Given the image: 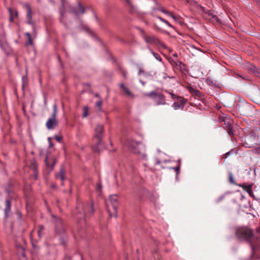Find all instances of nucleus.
Here are the masks:
<instances>
[{
	"instance_id": "1",
	"label": "nucleus",
	"mask_w": 260,
	"mask_h": 260,
	"mask_svg": "<svg viewBox=\"0 0 260 260\" xmlns=\"http://www.w3.org/2000/svg\"><path fill=\"white\" fill-rule=\"evenodd\" d=\"M103 134L104 125L102 124L96 125L94 129V135L93 138L94 144L92 147V150L95 152H99L105 148L102 140Z\"/></svg>"
},
{
	"instance_id": "2",
	"label": "nucleus",
	"mask_w": 260,
	"mask_h": 260,
	"mask_svg": "<svg viewBox=\"0 0 260 260\" xmlns=\"http://www.w3.org/2000/svg\"><path fill=\"white\" fill-rule=\"evenodd\" d=\"M235 234L239 240L245 241L248 242H249L253 236V231L246 226L238 228L235 231Z\"/></svg>"
},
{
	"instance_id": "3",
	"label": "nucleus",
	"mask_w": 260,
	"mask_h": 260,
	"mask_svg": "<svg viewBox=\"0 0 260 260\" xmlns=\"http://www.w3.org/2000/svg\"><path fill=\"white\" fill-rule=\"evenodd\" d=\"M126 145L132 152L141 154L144 159L146 158V155L144 153L145 146L141 142L130 139L127 141Z\"/></svg>"
},
{
	"instance_id": "4",
	"label": "nucleus",
	"mask_w": 260,
	"mask_h": 260,
	"mask_svg": "<svg viewBox=\"0 0 260 260\" xmlns=\"http://www.w3.org/2000/svg\"><path fill=\"white\" fill-rule=\"evenodd\" d=\"M118 204L117 195L110 196L109 201L106 202V206L107 211L111 217H117Z\"/></svg>"
},
{
	"instance_id": "5",
	"label": "nucleus",
	"mask_w": 260,
	"mask_h": 260,
	"mask_svg": "<svg viewBox=\"0 0 260 260\" xmlns=\"http://www.w3.org/2000/svg\"><path fill=\"white\" fill-rule=\"evenodd\" d=\"M139 29L140 32L141 33L143 39L147 44L160 45L164 48L165 47L164 44L155 36L146 34L144 30L141 28H139Z\"/></svg>"
},
{
	"instance_id": "6",
	"label": "nucleus",
	"mask_w": 260,
	"mask_h": 260,
	"mask_svg": "<svg viewBox=\"0 0 260 260\" xmlns=\"http://www.w3.org/2000/svg\"><path fill=\"white\" fill-rule=\"evenodd\" d=\"M145 95L152 98L157 105H165L166 104L165 96L161 93L151 91L145 93Z\"/></svg>"
},
{
	"instance_id": "7",
	"label": "nucleus",
	"mask_w": 260,
	"mask_h": 260,
	"mask_svg": "<svg viewBox=\"0 0 260 260\" xmlns=\"http://www.w3.org/2000/svg\"><path fill=\"white\" fill-rule=\"evenodd\" d=\"M243 145L247 148H252L257 144L256 135L253 132H250L249 134L246 135L242 140Z\"/></svg>"
},
{
	"instance_id": "8",
	"label": "nucleus",
	"mask_w": 260,
	"mask_h": 260,
	"mask_svg": "<svg viewBox=\"0 0 260 260\" xmlns=\"http://www.w3.org/2000/svg\"><path fill=\"white\" fill-rule=\"evenodd\" d=\"M77 210L80 214H82V216L83 217L86 215H90L94 212L92 203L86 205L84 207L82 204H79L77 207Z\"/></svg>"
},
{
	"instance_id": "9",
	"label": "nucleus",
	"mask_w": 260,
	"mask_h": 260,
	"mask_svg": "<svg viewBox=\"0 0 260 260\" xmlns=\"http://www.w3.org/2000/svg\"><path fill=\"white\" fill-rule=\"evenodd\" d=\"M53 114L52 117L49 118L46 122V127L48 129H53L57 125V121L56 119V116L57 113V107L56 104L53 105Z\"/></svg>"
},
{
	"instance_id": "10",
	"label": "nucleus",
	"mask_w": 260,
	"mask_h": 260,
	"mask_svg": "<svg viewBox=\"0 0 260 260\" xmlns=\"http://www.w3.org/2000/svg\"><path fill=\"white\" fill-rule=\"evenodd\" d=\"M252 251L251 257L253 256L257 251H260V238L253 236L248 242Z\"/></svg>"
},
{
	"instance_id": "11",
	"label": "nucleus",
	"mask_w": 260,
	"mask_h": 260,
	"mask_svg": "<svg viewBox=\"0 0 260 260\" xmlns=\"http://www.w3.org/2000/svg\"><path fill=\"white\" fill-rule=\"evenodd\" d=\"M202 11L203 12V16L205 18L208 19L213 22H219L218 17L214 15L211 11L206 9L204 7L201 8Z\"/></svg>"
},
{
	"instance_id": "12",
	"label": "nucleus",
	"mask_w": 260,
	"mask_h": 260,
	"mask_svg": "<svg viewBox=\"0 0 260 260\" xmlns=\"http://www.w3.org/2000/svg\"><path fill=\"white\" fill-rule=\"evenodd\" d=\"M12 198L13 197L11 196V194L9 193L5 201V208L4 210V212L5 216L6 218H8L9 217V215L11 213V208Z\"/></svg>"
},
{
	"instance_id": "13",
	"label": "nucleus",
	"mask_w": 260,
	"mask_h": 260,
	"mask_svg": "<svg viewBox=\"0 0 260 260\" xmlns=\"http://www.w3.org/2000/svg\"><path fill=\"white\" fill-rule=\"evenodd\" d=\"M85 12V7L79 2H78V5L76 7H72L70 9V12L77 16L80 14H83Z\"/></svg>"
},
{
	"instance_id": "14",
	"label": "nucleus",
	"mask_w": 260,
	"mask_h": 260,
	"mask_svg": "<svg viewBox=\"0 0 260 260\" xmlns=\"http://www.w3.org/2000/svg\"><path fill=\"white\" fill-rule=\"evenodd\" d=\"M52 217L54 218L56 231L59 234L63 233L64 232V230L61 220L59 218L55 217L54 215H52Z\"/></svg>"
},
{
	"instance_id": "15",
	"label": "nucleus",
	"mask_w": 260,
	"mask_h": 260,
	"mask_svg": "<svg viewBox=\"0 0 260 260\" xmlns=\"http://www.w3.org/2000/svg\"><path fill=\"white\" fill-rule=\"evenodd\" d=\"M223 121L224 124L225 125L224 127L228 133L229 135L230 136H234L235 134V132L232 126L231 125L232 120L229 118H225L223 120Z\"/></svg>"
},
{
	"instance_id": "16",
	"label": "nucleus",
	"mask_w": 260,
	"mask_h": 260,
	"mask_svg": "<svg viewBox=\"0 0 260 260\" xmlns=\"http://www.w3.org/2000/svg\"><path fill=\"white\" fill-rule=\"evenodd\" d=\"M177 102H175L173 104L172 107L175 110L178 109H182L184 106V105L187 102V100L182 98H178L176 100Z\"/></svg>"
},
{
	"instance_id": "17",
	"label": "nucleus",
	"mask_w": 260,
	"mask_h": 260,
	"mask_svg": "<svg viewBox=\"0 0 260 260\" xmlns=\"http://www.w3.org/2000/svg\"><path fill=\"white\" fill-rule=\"evenodd\" d=\"M24 7L26 9V18L27 19V23L30 25H33L34 23L32 21V11L30 6L28 4L24 5Z\"/></svg>"
},
{
	"instance_id": "18",
	"label": "nucleus",
	"mask_w": 260,
	"mask_h": 260,
	"mask_svg": "<svg viewBox=\"0 0 260 260\" xmlns=\"http://www.w3.org/2000/svg\"><path fill=\"white\" fill-rule=\"evenodd\" d=\"M55 177L62 181L66 179L65 170L63 167L60 168L59 172L55 175ZM61 185H63V182H61Z\"/></svg>"
},
{
	"instance_id": "19",
	"label": "nucleus",
	"mask_w": 260,
	"mask_h": 260,
	"mask_svg": "<svg viewBox=\"0 0 260 260\" xmlns=\"http://www.w3.org/2000/svg\"><path fill=\"white\" fill-rule=\"evenodd\" d=\"M45 162L47 167L50 168L52 170L56 164V160L54 158H49L47 157L45 158Z\"/></svg>"
},
{
	"instance_id": "20",
	"label": "nucleus",
	"mask_w": 260,
	"mask_h": 260,
	"mask_svg": "<svg viewBox=\"0 0 260 260\" xmlns=\"http://www.w3.org/2000/svg\"><path fill=\"white\" fill-rule=\"evenodd\" d=\"M119 87L121 90L123 91L126 95L133 98L135 95L132 92L124 85L123 83H120Z\"/></svg>"
},
{
	"instance_id": "21",
	"label": "nucleus",
	"mask_w": 260,
	"mask_h": 260,
	"mask_svg": "<svg viewBox=\"0 0 260 260\" xmlns=\"http://www.w3.org/2000/svg\"><path fill=\"white\" fill-rule=\"evenodd\" d=\"M25 36L27 37V41L26 42L25 45L26 46H32L33 45V42L31 39L30 34L29 32H25Z\"/></svg>"
},
{
	"instance_id": "22",
	"label": "nucleus",
	"mask_w": 260,
	"mask_h": 260,
	"mask_svg": "<svg viewBox=\"0 0 260 260\" xmlns=\"http://www.w3.org/2000/svg\"><path fill=\"white\" fill-rule=\"evenodd\" d=\"M28 84V79L26 76H23L22 77V88L24 89L25 86Z\"/></svg>"
},
{
	"instance_id": "23",
	"label": "nucleus",
	"mask_w": 260,
	"mask_h": 260,
	"mask_svg": "<svg viewBox=\"0 0 260 260\" xmlns=\"http://www.w3.org/2000/svg\"><path fill=\"white\" fill-rule=\"evenodd\" d=\"M147 48L149 49V50H150L151 53L153 54L154 57L156 58V59H157V60H158L159 61H161V58L160 56L158 54L152 51L151 49L150 48L149 45L147 46Z\"/></svg>"
},
{
	"instance_id": "24",
	"label": "nucleus",
	"mask_w": 260,
	"mask_h": 260,
	"mask_svg": "<svg viewBox=\"0 0 260 260\" xmlns=\"http://www.w3.org/2000/svg\"><path fill=\"white\" fill-rule=\"evenodd\" d=\"M89 116V108L87 106H85L83 109L82 117L86 118Z\"/></svg>"
},
{
	"instance_id": "25",
	"label": "nucleus",
	"mask_w": 260,
	"mask_h": 260,
	"mask_svg": "<svg viewBox=\"0 0 260 260\" xmlns=\"http://www.w3.org/2000/svg\"><path fill=\"white\" fill-rule=\"evenodd\" d=\"M29 168L33 171V172L35 173H36V171H37V165L36 161H32L31 162Z\"/></svg>"
},
{
	"instance_id": "26",
	"label": "nucleus",
	"mask_w": 260,
	"mask_h": 260,
	"mask_svg": "<svg viewBox=\"0 0 260 260\" xmlns=\"http://www.w3.org/2000/svg\"><path fill=\"white\" fill-rule=\"evenodd\" d=\"M251 71L256 77H257L258 78L260 77V70L259 69H256L254 67L253 68H251Z\"/></svg>"
},
{
	"instance_id": "27",
	"label": "nucleus",
	"mask_w": 260,
	"mask_h": 260,
	"mask_svg": "<svg viewBox=\"0 0 260 260\" xmlns=\"http://www.w3.org/2000/svg\"><path fill=\"white\" fill-rule=\"evenodd\" d=\"M252 187V185L251 184H248V185H244L243 186V189L246 191L247 192H251V189Z\"/></svg>"
},
{
	"instance_id": "28",
	"label": "nucleus",
	"mask_w": 260,
	"mask_h": 260,
	"mask_svg": "<svg viewBox=\"0 0 260 260\" xmlns=\"http://www.w3.org/2000/svg\"><path fill=\"white\" fill-rule=\"evenodd\" d=\"M157 18L160 20L161 22L165 23V24H166L168 26H169V27H172V26L171 24H170V23L166 20H165V19L161 18V17L160 16H157Z\"/></svg>"
},
{
	"instance_id": "29",
	"label": "nucleus",
	"mask_w": 260,
	"mask_h": 260,
	"mask_svg": "<svg viewBox=\"0 0 260 260\" xmlns=\"http://www.w3.org/2000/svg\"><path fill=\"white\" fill-rule=\"evenodd\" d=\"M166 92L167 93H168L171 95V98L173 100H177L178 99V98H180V97L179 96H178V95L174 94L173 92H170V91H166Z\"/></svg>"
},
{
	"instance_id": "30",
	"label": "nucleus",
	"mask_w": 260,
	"mask_h": 260,
	"mask_svg": "<svg viewBox=\"0 0 260 260\" xmlns=\"http://www.w3.org/2000/svg\"><path fill=\"white\" fill-rule=\"evenodd\" d=\"M172 169H174L176 173V176H177L180 173V167L179 166H177L176 167L172 168Z\"/></svg>"
},
{
	"instance_id": "31",
	"label": "nucleus",
	"mask_w": 260,
	"mask_h": 260,
	"mask_svg": "<svg viewBox=\"0 0 260 260\" xmlns=\"http://www.w3.org/2000/svg\"><path fill=\"white\" fill-rule=\"evenodd\" d=\"M8 10H9V13H10V21L11 22H12V21H13L14 17L13 16V14H12L13 10L11 8H9L8 9Z\"/></svg>"
},
{
	"instance_id": "32",
	"label": "nucleus",
	"mask_w": 260,
	"mask_h": 260,
	"mask_svg": "<svg viewBox=\"0 0 260 260\" xmlns=\"http://www.w3.org/2000/svg\"><path fill=\"white\" fill-rule=\"evenodd\" d=\"M192 94L194 95L195 96H198V97H201V92L198 90H196L195 89L193 92L192 93Z\"/></svg>"
},
{
	"instance_id": "33",
	"label": "nucleus",
	"mask_w": 260,
	"mask_h": 260,
	"mask_svg": "<svg viewBox=\"0 0 260 260\" xmlns=\"http://www.w3.org/2000/svg\"><path fill=\"white\" fill-rule=\"evenodd\" d=\"M253 153L255 154H259L260 153V147H257L255 149H253L251 150Z\"/></svg>"
},
{
	"instance_id": "34",
	"label": "nucleus",
	"mask_w": 260,
	"mask_h": 260,
	"mask_svg": "<svg viewBox=\"0 0 260 260\" xmlns=\"http://www.w3.org/2000/svg\"><path fill=\"white\" fill-rule=\"evenodd\" d=\"M178 61H176L173 60V59L170 60V62L171 63L172 66L173 67L178 66Z\"/></svg>"
},
{
	"instance_id": "35",
	"label": "nucleus",
	"mask_w": 260,
	"mask_h": 260,
	"mask_svg": "<svg viewBox=\"0 0 260 260\" xmlns=\"http://www.w3.org/2000/svg\"><path fill=\"white\" fill-rule=\"evenodd\" d=\"M184 67V64L180 61H178V66L176 67L180 70L182 69V68Z\"/></svg>"
},
{
	"instance_id": "36",
	"label": "nucleus",
	"mask_w": 260,
	"mask_h": 260,
	"mask_svg": "<svg viewBox=\"0 0 260 260\" xmlns=\"http://www.w3.org/2000/svg\"><path fill=\"white\" fill-rule=\"evenodd\" d=\"M103 105V102L102 100H99L98 101H97L96 103H95V105L96 106V107H98L99 109H100L102 107Z\"/></svg>"
},
{
	"instance_id": "37",
	"label": "nucleus",
	"mask_w": 260,
	"mask_h": 260,
	"mask_svg": "<svg viewBox=\"0 0 260 260\" xmlns=\"http://www.w3.org/2000/svg\"><path fill=\"white\" fill-rule=\"evenodd\" d=\"M54 138L55 139V140L58 141V142H60L62 139V136H54Z\"/></svg>"
},
{
	"instance_id": "38",
	"label": "nucleus",
	"mask_w": 260,
	"mask_h": 260,
	"mask_svg": "<svg viewBox=\"0 0 260 260\" xmlns=\"http://www.w3.org/2000/svg\"><path fill=\"white\" fill-rule=\"evenodd\" d=\"M186 88L191 93H192L193 91L195 90V89L192 88L191 86H187L186 87Z\"/></svg>"
},
{
	"instance_id": "39",
	"label": "nucleus",
	"mask_w": 260,
	"mask_h": 260,
	"mask_svg": "<svg viewBox=\"0 0 260 260\" xmlns=\"http://www.w3.org/2000/svg\"><path fill=\"white\" fill-rule=\"evenodd\" d=\"M229 180L231 183H234L233 177L232 173H230L229 175Z\"/></svg>"
},
{
	"instance_id": "40",
	"label": "nucleus",
	"mask_w": 260,
	"mask_h": 260,
	"mask_svg": "<svg viewBox=\"0 0 260 260\" xmlns=\"http://www.w3.org/2000/svg\"><path fill=\"white\" fill-rule=\"evenodd\" d=\"M160 11L162 12L163 13L165 14H167L168 15V16L170 15V13L167 11V10H165L164 9H160Z\"/></svg>"
},
{
	"instance_id": "41",
	"label": "nucleus",
	"mask_w": 260,
	"mask_h": 260,
	"mask_svg": "<svg viewBox=\"0 0 260 260\" xmlns=\"http://www.w3.org/2000/svg\"><path fill=\"white\" fill-rule=\"evenodd\" d=\"M231 154V152H228L227 153H226L225 154H224L223 156V158H226L228 157V156Z\"/></svg>"
},
{
	"instance_id": "42",
	"label": "nucleus",
	"mask_w": 260,
	"mask_h": 260,
	"mask_svg": "<svg viewBox=\"0 0 260 260\" xmlns=\"http://www.w3.org/2000/svg\"><path fill=\"white\" fill-rule=\"evenodd\" d=\"M13 10V17H17L18 16V13L17 11L14 10Z\"/></svg>"
},
{
	"instance_id": "43",
	"label": "nucleus",
	"mask_w": 260,
	"mask_h": 260,
	"mask_svg": "<svg viewBox=\"0 0 260 260\" xmlns=\"http://www.w3.org/2000/svg\"><path fill=\"white\" fill-rule=\"evenodd\" d=\"M102 189V185L100 183H99L97 184V190H101Z\"/></svg>"
},
{
	"instance_id": "44",
	"label": "nucleus",
	"mask_w": 260,
	"mask_h": 260,
	"mask_svg": "<svg viewBox=\"0 0 260 260\" xmlns=\"http://www.w3.org/2000/svg\"><path fill=\"white\" fill-rule=\"evenodd\" d=\"M33 175H34V177L35 178V180H37L38 179V172H37V171H36V173H35L34 172H33Z\"/></svg>"
},
{
	"instance_id": "45",
	"label": "nucleus",
	"mask_w": 260,
	"mask_h": 260,
	"mask_svg": "<svg viewBox=\"0 0 260 260\" xmlns=\"http://www.w3.org/2000/svg\"><path fill=\"white\" fill-rule=\"evenodd\" d=\"M85 30L88 33H91V30L87 26H85Z\"/></svg>"
},
{
	"instance_id": "46",
	"label": "nucleus",
	"mask_w": 260,
	"mask_h": 260,
	"mask_svg": "<svg viewBox=\"0 0 260 260\" xmlns=\"http://www.w3.org/2000/svg\"><path fill=\"white\" fill-rule=\"evenodd\" d=\"M169 16L172 17L174 20H176V17L171 13Z\"/></svg>"
},
{
	"instance_id": "47",
	"label": "nucleus",
	"mask_w": 260,
	"mask_h": 260,
	"mask_svg": "<svg viewBox=\"0 0 260 260\" xmlns=\"http://www.w3.org/2000/svg\"><path fill=\"white\" fill-rule=\"evenodd\" d=\"M122 75H123V77L126 78V73L125 71H123L122 72Z\"/></svg>"
},
{
	"instance_id": "48",
	"label": "nucleus",
	"mask_w": 260,
	"mask_h": 260,
	"mask_svg": "<svg viewBox=\"0 0 260 260\" xmlns=\"http://www.w3.org/2000/svg\"><path fill=\"white\" fill-rule=\"evenodd\" d=\"M42 231L41 230H38V235L39 236L40 238H41V233H42Z\"/></svg>"
},
{
	"instance_id": "49",
	"label": "nucleus",
	"mask_w": 260,
	"mask_h": 260,
	"mask_svg": "<svg viewBox=\"0 0 260 260\" xmlns=\"http://www.w3.org/2000/svg\"><path fill=\"white\" fill-rule=\"evenodd\" d=\"M177 162H178V165L177 166H179L180 167L181 166V159H179L177 160Z\"/></svg>"
},
{
	"instance_id": "50",
	"label": "nucleus",
	"mask_w": 260,
	"mask_h": 260,
	"mask_svg": "<svg viewBox=\"0 0 260 260\" xmlns=\"http://www.w3.org/2000/svg\"><path fill=\"white\" fill-rule=\"evenodd\" d=\"M48 141H49V142L50 143V147H52V144L51 143V138H48Z\"/></svg>"
},
{
	"instance_id": "51",
	"label": "nucleus",
	"mask_w": 260,
	"mask_h": 260,
	"mask_svg": "<svg viewBox=\"0 0 260 260\" xmlns=\"http://www.w3.org/2000/svg\"><path fill=\"white\" fill-rule=\"evenodd\" d=\"M248 193V194L251 196L252 197V194H253V191H252V189H251V192H247Z\"/></svg>"
},
{
	"instance_id": "52",
	"label": "nucleus",
	"mask_w": 260,
	"mask_h": 260,
	"mask_svg": "<svg viewBox=\"0 0 260 260\" xmlns=\"http://www.w3.org/2000/svg\"><path fill=\"white\" fill-rule=\"evenodd\" d=\"M44 230V227L43 225H40V229L39 230H41L42 232Z\"/></svg>"
},
{
	"instance_id": "53",
	"label": "nucleus",
	"mask_w": 260,
	"mask_h": 260,
	"mask_svg": "<svg viewBox=\"0 0 260 260\" xmlns=\"http://www.w3.org/2000/svg\"><path fill=\"white\" fill-rule=\"evenodd\" d=\"M161 163V161L160 160H156V165H159Z\"/></svg>"
},
{
	"instance_id": "54",
	"label": "nucleus",
	"mask_w": 260,
	"mask_h": 260,
	"mask_svg": "<svg viewBox=\"0 0 260 260\" xmlns=\"http://www.w3.org/2000/svg\"><path fill=\"white\" fill-rule=\"evenodd\" d=\"M173 56L177 57H178V55L176 53H175L173 54Z\"/></svg>"
},
{
	"instance_id": "55",
	"label": "nucleus",
	"mask_w": 260,
	"mask_h": 260,
	"mask_svg": "<svg viewBox=\"0 0 260 260\" xmlns=\"http://www.w3.org/2000/svg\"><path fill=\"white\" fill-rule=\"evenodd\" d=\"M125 1L127 3V4H129L130 2H129V0H125Z\"/></svg>"
},
{
	"instance_id": "56",
	"label": "nucleus",
	"mask_w": 260,
	"mask_h": 260,
	"mask_svg": "<svg viewBox=\"0 0 260 260\" xmlns=\"http://www.w3.org/2000/svg\"><path fill=\"white\" fill-rule=\"evenodd\" d=\"M142 71H141V69H140V71H139V74H140L141 72H142Z\"/></svg>"
},
{
	"instance_id": "57",
	"label": "nucleus",
	"mask_w": 260,
	"mask_h": 260,
	"mask_svg": "<svg viewBox=\"0 0 260 260\" xmlns=\"http://www.w3.org/2000/svg\"><path fill=\"white\" fill-rule=\"evenodd\" d=\"M169 161L168 160H165L164 161L165 162H168Z\"/></svg>"
},
{
	"instance_id": "58",
	"label": "nucleus",
	"mask_w": 260,
	"mask_h": 260,
	"mask_svg": "<svg viewBox=\"0 0 260 260\" xmlns=\"http://www.w3.org/2000/svg\"><path fill=\"white\" fill-rule=\"evenodd\" d=\"M96 96H97V97H98V96H99V95H98V94H96Z\"/></svg>"
},
{
	"instance_id": "59",
	"label": "nucleus",
	"mask_w": 260,
	"mask_h": 260,
	"mask_svg": "<svg viewBox=\"0 0 260 260\" xmlns=\"http://www.w3.org/2000/svg\"><path fill=\"white\" fill-rule=\"evenodd\" d=\"M259 78H260V77H259Z\"/></svg>"
}]
</instances>
